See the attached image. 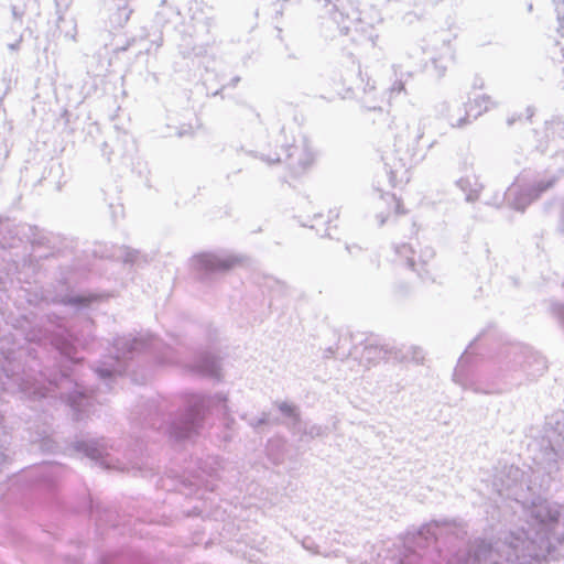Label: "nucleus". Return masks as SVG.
<instances>
[{"label":"nucleus","mask_w":564,"mask_h":564,"mask_svg":"<svg viewBox=\"0 0 564 564\" xmlns=\"http://www.w3.org/2000/svg\"><path fill=\"white\" fill-rule=\"evenodd\" d=\"M492 105L490 97L486 95L477 96L473 99H469L467 102V111L471 113L474 117L480 116L481 113L489 110Z\"/></svg>","instance_id":"f257e3e1"},{"label":"nucleus","mask_w":564,"mask_h":564,"mask_svg":"<svg viewBox=\"0 0 564 564\" xmlns=\"http://www.w3.org/2000/svg\"><path fill=\"white\" fill-rule=\"evenodd\" d=\"M295 151L297 154L299 165L303 170H306L307 167L312 166L315 163V161H316L315 153L306 144L296 147Z\"/></svg>","instance_id":"f03ea898"},{"label":"nucleus","mask_w":564,"mask_h":564,"mask_svg":"<svg viewBox=\"0 0 564 564\" xmlns=\"http://www.w3.org/2000/svg\"><path fill=\"white\" fill-rule=\"evenodd\" d=\"M390 205L393 207L394 214L398 215H404L406 213V209L400 198H397L395 196H391L390 198Z\"/></svg>","instance_id":"7ed1b4c3"}]
</instances>
